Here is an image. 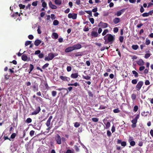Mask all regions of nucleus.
Segmentation results:
<instances>
[{
  "mask_svg": "<svg viewBox=\"0 0 153 153\" xmlns=\"http://www.w3.org/2000/svg\"><path fill=\"white\" fill-rule=\"evenodd\" d=\"M103 39L105 40V44L109 43L110 44H111L115 40V35L112 36L111 34H108L103 37Z\"/></svg>",
  "mask_w": 153,
  "mask_h": 153,
  "instance_id": "obj_1",
  "label": "nucleus"
},
{
  "mask_svg": "<svg viewBox=\"0 0 153 153\" xmlns=\"http://www.w3.org/2000/svg\"><path fill=\"white\" fill-rule=\"evenodd\" d=\"M58 54L57 53H50L48 54V56L47 57L45 58V60L49 61L52 60L53 58L56 56H57Z\"/></svg>",
  "mask_w": 153,
  "mask_h": 153,
  "instance_id": "obj_2",
  "label": "nucleus"
},
{
  "mask_svg": "<svg viewBox=\"0 0 153 153\" xmlns=\"http://www.w3.org/2000/svg\"><path fill=\"white\" fill-rule=\"evenodd\" d=\"M143 84V82L142 81H139L136 85L135 88L137 91H139Z\"/></svg>",
  "mask_w": 153,
  "mask_h": 153,
  "instance_id": "obj_3",
  "label": "nucleus"
},
{
  "mask_svg": "<svg viewBox=\"0 0 153 153\" xmlns=\"http://www.w3.org/2000/svg\"><path fill=\"white\" fill-rule=\"evenodd\" d=\"M77 16V14L75 13H70L68 15V17L69 19H76Z\"/></svg>",
  "mask_w": 153,
  "mask_h": 153,
  "instance_id": "obj_4",
  "label": "nucleus"
},
{
  "mask_svg": "<svg viewBox=\"0 0 153 153\" xmlns=\"http://www.w3.org/2000/svg\"><path fill=\"white\" fill-rule=\"evenodd\" d=\"M55 139L58 144H61V138L59 134H57L56 135Z\"/></svg>",
  "mask_w": 153,
  "mask_h": 153,
  "instance_id": "obj_5",
  "label": "nucleus"
},
{
  "mask_svg": "<svg viewBox=\"0 0 153 153\" xmlns=\"http://www.w3.org/2000/svg\"><path fill=\"white\" fill-rule=\"evenodd\" d=\"M41 108L40 106L37 107L36 109L31 113L32 115H36L38 114L40 111Z\"/></svg>",
  "mask_w": 153,
  "mask_h": 153,
  "instance_id": "obj_6",
  "label": "nucleus"
},
{
  "mask_svg": "<svg viewBox=\"0 0 153 153\" xmlns=\"http://www.w3.org/2000/svg\"><path fill=\"white\" fill-rule=\"evenodd\" d=\"M125 9H123L117 11L116 13H115L114 15L117 16H120L125 11Z\"/></svg>",
  "mask_w": 153,
  "mask_h": 153,
  "instance_id": "obj_7",
  "label": "nucleus"
},
{
  "mask_svg": "<svg viewBox=\"0 0 153 153\" xmlns=\"http://www.w3.org/2000/svg\"><path fill=\"white\" fill-rule=\"evenodd\" d=\"M108 25L107 23L101 22L98 25L99 26H101L102 28H105L108 27Z\"/></svg>",
  "mask_w": 153,
  "mask_h": 153,
  "instance_id": "obj_8",
  "label": "nucleus"
},
{
  "mask_svg": "<svg viewBox=\"0 0 153 153\" xmlns=\"http://www.w3.org/2000/svg\"><path fill=\"white\" fill-rule=\"evenodd\" d=\"M74 50H75L79 49L82 48L81 45L79 44H76L74 45L73 46Z\"/></svg>",
  "mask_w": 153,
  "mask_h": 153,
  "instance_id": "obj_9",
  "label": "nucleus"
},
{
  "mask_svg": "<svg viewBox=\"0 0 153 153\" xmlns=\"http://www.w3.org/2000/svg\"><path fill=\"white\" fill-rule=\"evenodd\" d=\"M59 77L61 79L64 81L68 82L69 81L70 79L69 77L62 76H60Z\"/></svg>",
  "mask_w": 153,
  "mask_h": 153,
  "instance_id": "obj_10",
  "label": "nucleus"
},
{
  "mask_svg": "<svg viewBox=\"0 0 153 153\" xmlns=\"http://www.w3.org/2000/svg\"><path fill=\"white\" fill-rule=\"evenodd\" d=\"M137 121L135 119L132 120L131 121V122L132 124L131 125V126L133 128H134L136 126V123Z\"/></svg>",
  "mask_w": 153,
  "mask_h": 153,
  "instance_id": "obj_11",
  "label": "nucleus"
},
{
  "mask_svg": "<svg viewBox=\"0 0 153 153\" xmlns=\"http://www.w3.org/2000/svg\"><path fill=\"white\" fill-rule=\"evenodd\" d=\"M74 51L73 46L69 47L65 50V52L66 53H68Z\"/></svg>",
  "mask_w": 153,
  "mask_h": 153,
  "instance_id": "obj_12",
  "label": "nucleus"
},
{
  "mask_svg": "<svg viewBox=\"0 0 153 153\" xmlns=\"http://www.w3.org/2000/svg\"><path fill=\"white\" fill-rule=\"evenodd\" d=\"M49 5L50 7L53 9H56L57 8L56 6L53 4L51 1L49 2Z\"/></svg>",
  "mask_w": 153,
  "mask_h": 153,
  "instance_id": "obj_13",
  "label": "nucleus"
},
{
  "mask_svg": "<svg viewBox=\"0 0 153 153\" xmlns=\"http://www.w3.org/2000/svg\"><path fill=\"white\" fill-rule=\"evenodd\" d=\"M143 61L141 59H139L137 62V63L140 66H142L144 65Z\"/></svg>",
  "mask_w": 153,
  "mask_h": 153,
  "instance_id": "obj_14",
  "label": "nucleus"
},
{
  "mask_svg": "<svg viewBox=\"0 0 153 153\" xmlns=\"http://www.w3.org/2000/svg\"><path fill=\"white\" fill-rule=\"evenodd\" d=\"M91 35L93 37H96L98 36V34L96 32L92 31L91 32Z\"/></svg>",
  "mask_w": 153,
  "mask_h": 153,
  "instance_id": "obj_15",
  "label": "nucleus"
},
{
  "mask_svg": "<svg viewBox=\"0 0 153 153\" xmlns=\"http://www.w3.org/2000/svg\"><path fill=\"white\" fill-rule=\"evenodd\" d=\"M42 41L39 39H36L34 42V44L36 46H38L41 43Z\"/></svg>",
  "mask_w": 153,
  "mask_h": 153,
  "instance_id": "obj_16",
  "label": "nucleus"
},
{
  "mask_svg": "<svg viewBox=\"0 0 153 153\" xmlns=\"http://www.w3.org/2000/svg\"><path fill=\"white\" fill-rule=\"evenodd\" d=\"M33 91L34 92L37 91H38L39 88L38 85H34L33 86Z\"/></svg>",
  "mask_w": 153,
  "mask_h": 153,
  "instance_id": "obj_17",
  "label": "nucleus"
},
{
  "mask_svg": "<svg viewBox=\"0 0 153 153\" xmlns=\"http://www.w3.org/2000/svg\"><path fill=\"white\" fill-rule=\"evenodd\" d=\"M113 22L115 24H117L120 22V19L118 18H115L113 19Z\"/></svg>",
  "mask_w": 153,
  "mask_h": 153,
  "instance_id": "obj_18",
  "label": "nucleus"
},
{
  "mask_svg": "<svg viewBox=\"0 0 153 153\" xmlns=\"http://www.w3.org/2000/svg\"><path fill=\"white\" fill-rule=\"evenodd\" d=\"M34 68L33 65L30 64V65L29 69L28 70V71L29 74H30L31 72L32 71Z\"/></svg>",
  "mask_w": 153,
  "mask_h": 153,
  "instance_id": "obj_19",
  "label": "nucleus"
},
{
  "mask_svg": "<svg viewBox=\"0 0 153 153\" xmlns=\"http://www.w3.org/2000/svg\"><path fill=\"white\" fill-rule=\"evenodd\" d=\"M22 59L24 61H26L27 59V56L25 54H23L22 56Z\"/></svg>",
  "mask_w": 153,
  "mask_h": 153,
  "instance_id": "obj_20",
  "label": "nucleus"
},
{
  "mask_svg": "<svg viewBox=\"0 0 153 153\" xmlns=\"http://www.w3.org/2000/svg\"><path fill=\"white\" fill-rule=\"evenodd\" d=\"M78 76V74L77 73L72 74L71 75V77L73 78H76Z\"/></svg>",
  "mask_w": 153,
  "mask_h": 153,
  "instance_id": "obj_21",
  "label": "nucleus"
},
{
  "mask_svg": "<svg viewBox=\"0 0 153 153\" xmlns=\"http://www.w3.org/2000/svg\"><path fill=\"white\" fill-rule=\"evenodd\" d=\"M44 0H41V2L42 3V5L44 8H45L47 6V3L44 1Z\"/></svg>",
  "mask_w": 153,
  "mask_h": 153,
  "instance_id": "obj_22",
  "label": "nucleus"
},
{
  "mask_svg": "<svg viewBox=\"0 0 153 153\" xmlns=\"http://www.w3.org/2000/svg\"><path fill=\"white\" fill-rule=\"evenodd\" d=\"M68 86H79V84L76 82L74 83H70L68 84Z\"/></svg>",
  "mask_w": 153,
  "mask_h": 153,
  "instance_id": "obj_23",
  "label": "nucleus"
},
{
  "mask_svg": "<svg viewBox=\"0 0 153 153\" xmlns=\"http://www.w3.org/2000/svg\"><path fill=\"white\" fill-rule=\"evenodd\" d=\"M55 3L57 5H60L62 3V1L61 0H55Z\"/></svg>",
  "mask_w": 153,
  "mask_h": 153,
  "instance_id": "obj_24",
  "label": "nucleus"
},
{
  "mask_svg": "<svg viewBox=\"0 0 153 153\" xmlns=\"http://www.w3.org/2000/svg\"><path fill=\"white\" fill-rule=\"evenodd\" d=\"M52 35L53 36V38L54 39H57L58 37V35L56 33H53L52 34Z\"/></svg>",
  "mask_w": 153,
  "mask_h": 153,
  "instance_id": "obj_25",
  "label": "nucleus"
},
{
  "mask_svg": "<svg viewBox=\"0 0 153 153\" xmlns=\"http://www.w3.org/2000/svg\"><path fill=\"white\" fill-rule=\"evenodd\" d=\"M139 48L138 46L137 45H133L131 46V48L132 49L134 50H137Z\"/></svg>",
  "mask_w": 153,
  "mask_h": 153,
  "instance_id": "obj_26",
  "label": "nucleus"
},
{
  "mask_svg": "<svg viewBox=\"0 0 153 153\" xmlns=\"http://www.w3.org/2000/svg\"><path fill=\"white\" fill-rule=\"evenodd\" d=\"M82 52H78L76 53H75V56L78 57L79 56H82Z\"/></svg>",
  "mask_w": 153,
  "mask_h": 153,
  "instance_id": "obj_27",
  "label": "nucleus"
},
{
  "mask_svg": "<svg viewBox=\"0 0 153 153\" xmlns=\"http://www.w3.org/2000/svg\"><path fill=\"white\" fill-rule=\"evenodd\" d=\"M82 78L86 80H88L90 79L91 76H84L83 75L82 76Z\"/></svg>",
  "mask_w": 153,
  "mask_h": 153,
  "instance_id": "obj_28",
  "label": "nucleus"
},
{
  "mask_svg": "<svg viewBox=\"0 0 153 153\" xmlns=\"http://www.w3.org/2000/svg\"><path fill=\"white\" fill-rule=\"evenodd\" d=\"M59 24V22L58 20H55L53 22V25H54L56 26L58 25Z\"/></svg>",
  "mask_w": 153,
  "mask_h": 153,
  "instance_id": "obj_29",
  "label": "nucleus"
},
{
  "mask_svg": "<svg viewBox=\"0 0 153 153\" xmlns=\"http://www.w3.org/2000/svg\"><path fill=\"white\" fill-rule=\"evenodd\" d=\"M108 32V29L105 30L102 33V36H104L106 35V34Z\"/></svg>",
  "mask_w": 153,
  "mask_h": 153,
  "instance_id": "obj_30",
  "label": "nucleus"
},
{
  "mask_svg": "<svg viewBox=\"0 0 153 153\" xmlns=\"http://www.w3.org/2000/svg\"><path fill=\"white\" fill-rule=\"evenodd\" d=\"M132 74L134 75V76L135 77H137L138 76V73L135 71H132Z\"/></svg>",
  "mask_w": 153,
  "mask_h": 153,
  "instance_id": "obj_31",
  "label": "nucleus"
},
{
  "mask_svg": "<svg viewBox=\"0 0 153 153\" xmlns=\"http://www.w3.org/2000/svg\"><path fill=\"white\" fill-rule=\"evenodd\" d=\"M57 92L55 91H53L51 92V94L53 97H55L56 95Z\"/></svg>",
  "mask_w": 153,
  "mask_h": 153,
  "instance_id": "obj_32",
  "label": "nucleus"
},
{
  "mask_svg": "<svg viewBox=\"0 0 153 153\" xmlns=\"http://www.w3.org/2000/svg\"><path fill=\"white\" fill-rule=\"evenodd\" d=\"M88 94L89 97H93L94 96V94L90 91H89L88 92Z\"/></svg>",
  "mask_w": 153,
  "mask_h": 153,
  "instance_id": "obj_33",
  "label": "nucleus"
},
{
  "mask_svg": "<svg viewBox=\"0 0 153 153\" xmlns=\"http://www.w3.org/2000/svg\"><path fill=\"white\" fill-rule=\"evenodd\" d=\"M32 120L30 118H27L26 120V122L27 123H31L32 122Z\"/></svg>",
  "mask_w": 153,
  "mask_h": 153,
  "instance_id": "obj_34",
  "label": "nucleus"
},
{
  "mask_svg": "<svg viewBox=\"0 0 153 153\" xmlns=\"http://www.w3.org/2000/svg\"><path fill=\"white\" fill-rule=\"evenodd\" d=\"M136 98V95L134 94H133L131 95V98L133 100H135Z\"/></svg>",
  "mask_w": 153,
  "mask_h": 153,
  "instance_id": "obj_35",
  "label": "nucleus"
},
{
  "mask_svg": "<svg viewBox=\"0 0 153 153\" xmlns=\"http://www.w3.org/2000/svg\"><path fill=\"white\" fill-rule=\"evenodd\" d=\"M32 42L30 41H27L25 42V46H27V45L30 44Z\"/></svg>",
  "mask_w": 153,
  "mask_h": 153,
  "instance_id": "obj_36",
  "label": "nucleus"
},
{
  "mask_svg": "<svg viewBox=\"0 0 153 153\" xmlns=\"http://www.w3.org/2000/svg\"><path fill=\"white\" fill-rule=\"evenodd\" d=\"M107 108V106L102 105H100L99 108V109H104Z\"/></svg>",
  "mask_w": 153,
  "mask_h": 153,
  "instance_id": "obj_37",
  "label": "nucleus"
},
{
  "mask_svg": "<svg viewBox=\"0 0 153 153\" xmlns=\"http://www.w3.org/2000/svg\"><path fill=\"white\" fill-rule=\"evenodd\" d=\"M49 65V64L48 63H47L44 65L43 66H42V68L44 69H45Z\"/></svg>",
  "mask_w": 153,
  "mask_h": 153,
  "instance_id": "obj_38",
  "label": "nucleus"
},
{
  "mask_svg": "<svg viewBox=\"0 0 153 153\" xmlns=\"http://www.w3.org/2000/svg\"><path fill=\"white\" fill-rule=\"evenodd\" d=\"M151 55V54L150 53H146L144 57L146 59H147Z\"/></svg>",
  "mask_w": 153,
  "mask_h": 153,
  "instance_id": "obj_39",
  "label": "nucleus"
},
{
  "mask_svg": "<svg viewBox=\"0 0 153 153\" xmlns=\"http://www.w3.org/2000/svg\"><path fill=\"white\" fill-rule=\"evenodd\" d=\"M85 12L86 13L89 14L91 16H92V11L91 10H87L85 11Z\"/></svg>",
  "mask_w": 153,
  "mask_h": 153,
  "instance_id": "obj_40",
  "label": "nucleus"
},
{
  "mask_svg": "<svg viewBox=\"0 0 153 153\" xmlns=\"http://www.w3.org/2000/svg\"><path fill=\"white\" fill-rule=\"evenodd\" d=\"M138 109V106L135 105L133 111L135 112H136L137 111Z\"/></svg>",
  "mask_w": 153,
  "mask_h": 153,
  "instance_id": "obj_41",
  "label": "nucleus"
},
{
  "mask_svg": "<svg viewBox=\"0 0 153 153\" xmlns=\"http://www.w3.org/2000/svg\"><path fill=\"white\" fill-rule=\"evenodd\" d=\"M51 120H47L46 123V125L47 127H49V126H50L51 124Z\"/></svg>",
  "mask_w": 153,
  "mask_h": 153,
  "instance_id": "obj_42",
  "label": "nucleus"
},
{
  "mask_svg": "<svg viewBox=\"0 0 153 153\" xmlns=\"http://www.w3.org/2000/svg\"><path fill=\"white\" fill-rule=\"evenodd\" d=\"M19 7L20 8V9H24L25 7V6L24 5H23L22 4H19Z\"/></svg>",
  "mask_w": 153,
  "mask_h": 153,
  "instance_id": "obj_43",
  "label": "nucleus"
},
{
  "mask_svg": "<svg viewBox=\"0 0 153 153\" xmlns=\"http://www.w3.org/2000/svg\"><path fill=\"white\" fill-rule=\"evenodd\" d=\"M106 128L108 129L110 126V123L109 122H108L106 124H105Z\"/></svg>",
  "mask_w": 153,
  "mask_h": 153,
  "instance_id": "obj_44",
  "label": "nucleus"
},
{
  "mask_svg": "<svg viewBox=\"0 0 153 153\" xmlns=\"http://www.w3.org/2000/svg\"><path fill=\"white\" fill-rule=\"evenodd\" d=\"M92 121L94 122H97L99 120V119L97 118H92Z\"/></svg>",
  "mask_w": 153,
  "mask_h": 153,
  "instance_id": "obj_45",
  "label": "nucleus"
},
{
  "mask_svg": "<svg viewBox=\"0 0 153 153\" xmlns=\"http://www.w3.org/2000/svg\"><path fill=\"white\" fill-rule=\"evenodd\" d=\"M80 126V124L78 122H76L74 124V126L76 128H77L79 127Z\"/></svg>",
  "mask_w": 153,
  "mask_h": 153,
  "instance_id": "obj_46",
  "label": "nucleus"
},
{
  "mask_svg": "<svg viewBox=\"0 0 153 153\" xmlns=\"http://www.w3.org/2000/svg\"><path fill=\"white\" fill-rule=\"evenodd\" d=\"M141 15L143 17H147L149 16L148 13H145L142 14Z\"/></svg>",
  "mask_w": 153,
  "mask_h": 153,
  "instance_id": "obj_47",
  "label": "nucleus"
},
{
  "mask_svg": "<svg viewBox=\"0 0 153 153\" xmlns=\"http://www.w3.org/2000/svg\"><path fill=\"white\" fill-rule=\"evenodd\" d=\"M138 80L137 79H134L131 81V83L133 84L137 83Z\"/></svg>",
  "mask_w": 153,
  "mask_h": 153,
  "instance_id": "obj_48",
  "label": "nucleus"
},
{
  "mask_svg": "<svg viewBox=\"0 0 153 153\" xmlns=\"http://www.w3.org/2000/svg\"><path fill=\"white\" fill-rule=\"evenodd\" d=\"M150 42L149 40L146 38V42L145 44L146 45H149L150 44Z\"/></svg>",
  "mask_w": 153,
  "mask_h": 153,
  "instance_id": "obj_49",
  "label": "nucleus"
},
{
  "mask_svg": "<svg viewBox=\"0 0 153 153\" xmlns=\"http://www.w3.org/2000/svg\"><path fill=\"white\" fill-rule=\"evenodd\" d=\"M113 111L114 113H119L120 111L118 108H117L114 109Z\"/></svg>",
  "mask_w": 153,
  "mask_h": 153,
  "instance_id": "obj_50",
  "label": "nucleus"
},
{
  "mask_svg": "<svg viewBox=\"0 0 153 153\" xmlns=\"http://www.w3.org/2000/svg\"><path fill=\"white\" fill-rule=\"evenodd\" d=\"M38 1H35L32 2V5L33 6H36L37 5Z\"/></svg>",
  "mask_w": 153,
  "mask_h": 153,
  "instance_id": "obj_51",
  "label": "nucleus"
},
{
  "mask_svg": "<svg viewBox=\"0 0 153 153\" xmlns=\"http://www.w3.org/2000/svg\"><path fill=\"white\" fill-rule=\"evenodd\" d=\"M89 29L88 27L85 26L83 29V30L84 31L87 32L89 30Z\"/></svg>",
  "mask_w": 153,
  "mask_h": 153,
  "instance_id": "obj_52",
  "label": "nucleus"
},
{
  "mask_svg": "<svg viewBox=\"0 0 153 153\" xmlns=\"http://www.w3.org/2000/svg\"><path fill=\"white\" fill-rule=\"evenodd\" d=\"M35 131L33 130H31L30 131V134L31 137H32L34 134Z\"/></svg>",
  "mask_w": 153,
  "mask_h": 153,
  "instance_id": "obj_53",
  "label": "nucleus"
},
{
  "mask_svg": "<svg viewBox=\"0 0 153 153\" xmlns=\"http://www.w3.org/2000/svg\"><path fill=\"white\" fill-rule=\"evenodd\" d=\"M110 47V46H109V47H103L101 48L100 50L101 51H104L105 49L108 50Z\"/></svg>",
  "mask_w": 153,
  "mask_h": 153,
  "instance_id": "obj_54",
  "label": "nucleus"
},
{
  "mask_svg": "<svg viewBox=\"0 0 153 153\" xmlns=\"http://www.w3.org/2000/svg\"><path fill=\"white\" fill-rule=\"evenodd\" d=\"M72 69L71 67L70 66H68L67 68V70L68 72L70 71Z\"/></svg>",
  "mask_w": 153,
  "mask_h": 153,
  "instance_id": "obj_55",
  "label": "nucleus"
},
{
  "mask_svg": "<svg viewBox=\"0 0 153 153\" xmlns=\"http://www.w3.org/2000/svg\"><path fill=\"white\" fill-rule=\"evenodd\" d=\"M40 26H39L38 27V29L37 30L38 33L39 34H40L41 33V31L40 30Z\"/></svg>",
  "mask_w": 153,
  "mask_h": 153,
  "instance_id": "obj_56",
  "label": "nucleus"
},
{
  "mask_svg": "<svg viewBox=\"0 0 153 153\" xmlns=\"http://www.w3.org/2000/svg\"><path fill=\"white\" fill-rule=\"evenodd\" d=\"M123 39H124V37L123 36H120L119 38V41L121 42H123Z\"/></svg>",
  "mask_w": 153,
  "mask_h": 153,
  "instance_id": "obj_57",
  "label": "nucleus"
},
{
  "mask_svg": "<svg viewBox=\"0 0 153 153\" xmlns=\"http://www.w3.org/2000/svg\"><path fill=\"white\" fill-rule=\"evenodd\" d=\"M135 141H131L130 142V145L131 146H134L135 145Z\"/></svg>",
  "mask_w": 153,
  "mask_h": 153,
  "instance_id": "obj_58",
  "label": "nucleus"
},
{
  "mask_svg": "<svg viewBox=\"0 0 153 153\" xmlns=\"http://www.w3.org/2000/svg\"><path fill=\"white\" fill-rule=\"evenodd\" d=\"M89 20L92 24H93L94 23V19L93 18H89Z\"/></svg>",
  "mask_w": 153,
  "mask_h": 153,
  "instance_id": "obj_59",
  "label": "nucleus"
},
{
  "mask_svg": "<svg viewBox=\"0 0 153 153\" xmlns=\"http://www.w3.org/2000/svg\"><path fill=\"white\" fill-rule=\"evenodd\" d=\"M16 136V134L15 133H13L11 135L10 137L12 139L14 138Z\"/></svg>",
  "mask_w": 153,
  "mask_h": 153,
  "instance_id": "obj_60",
  "label": "nucleus"
},
{
  "mask_svg": "<svg viewBox=\"0 0 153 153\" xmlns=\"http://www.w3.org/2000/svg\"><path fill=\"white\" fill-rule=\"evenodd\" d=\"M126 142L125 141L122 142L121 143V145L123 146L124 147L126 146Z\"/></svg>",
  "mask_w": 153,
  "mask_h": 153,
  "instance_id": "obj_61",
  "label": "nucleus"
},
{
  "mask_svg": "<svg viewBox=\"0 0 153 153\" xmlns=\"http://www.w3.org/2000/svg\"><path fill=\"white\" fill-rule=\"evenodd\" d=\"M118 29L117 27H115L114 28V33H117L118 31Z\"/></svg>",
  "mask_w": 153,
  "mask_h": 153,
  "instance_id": "obj_62",
  "label": "nucleus"
},
{
  "mask_svg": "<svg viewBox=\"0 0 153 153\" xmlns=\"http://www.w3.org/2000/svg\"><path fill=\"white\" fill-rule=\"evenodd\" d=\"M28 38L31 40H32L33 39L34 37L32 35H30L28 36Z\"/></svg>",
  "mask_w": 153,
  "mask_h": 153,
  "instance_id": "obj_63",
  "label": "nucleus"
},
{
  "mask_svg": "<svg viewBox=\"0 0 153 153\" xmlns=\"http://www.w3.org/2000/svg\"><path fill=\"white\" fill-rule=\"evenodd\" d=\"M140 12L141 13H143L144 11V9L143 8V7L141 6L140 9Z\"/></svg>",
  "mask_w": 153,
  "mask_h": 153,
  "instance_id": "obj_64",
  "label": "nucleus"
}]
</instances>
